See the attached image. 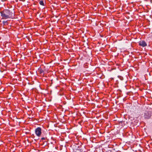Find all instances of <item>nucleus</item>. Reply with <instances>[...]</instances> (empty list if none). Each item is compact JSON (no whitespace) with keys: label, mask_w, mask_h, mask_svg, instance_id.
I'll use <instances>...</instances> for the list:
<instances>
[{"label":"nucleus","mask_w":152,"mask_h":152,"mask_svg":"<svg viewBox=\"0 0 152 152\" xmlns=\"http://www.w3.org/2000/svg\"><path fill=\"white\" fill-rule=\"evenodd\" d=\"M139 45L143 47H145L147 45L146 42L144 41H141L140 42Z\"/></svg>","instance_id":"nucleus-3"},{"label":"nucleus","mask_w":152,"mask_h":152,"mask_svg":"<svg viewBox=\"0 0 152 152\" xmlns=\"http://www.w3.org/2000/svg\"><path fill=\"white\" fill-rule=\"evenodd\" d=\"M41 139L42 140H45V138L44 137H43L41 138Z\"/></svg>","instance_id":"nucleus-7"},{"label":"nucleus","mask_w":152,"mask_h":152,"mask_svg":"<svg viewBox=\"0 0 152 152\" xmlns=\"http://www.w3.org/2000/svg\"><path fill=\"white\" fill-rule=\"evenodd\" d=\"M39 3L40 5H44V3L43 1H39Z\"/></svg>","instance_id":"nucleus-5"},{"label":"nucleus","mask_w":152,"mask_h":152,"mask_svg":"<svg viewBox=\"0 0 152 152\" xmlns=\"http://www.w3.org/2000/svg\"><path fill=\"white\" fill-rule=\"evenodd\" d=\"M151 116V114L148 112H146L144 115L145 118L146 119H149Z\"/></svg>","instance_id":"nucleus-4"},{"label":"nucleus","mask_w":152,"mask_h":152,"mask_svg":"<svg viewBox=\"0 0 152 152\" xmlns=\"http://www.w3.org/2000/svg\"><path fill=\"white\" fill-rule=\"evenodd\" d=\"M1 15L4 19H7L10 18L13 16V13L10 10H4L1 12Z\"/></svg>","instance_id":"nucleus-1"},{"label":"nucleus","mask_w":152,"mask_h":152,"mask_svg":"<svg viewBox=\"0 0 152 152\" xmlns=\"http://www.w3.org/2000/svg\"><path fill=\"white\" fill-rule=\"evenodd\" d=\"M7 21H4L3 22V23L5 24L7 23Z\"/></svg>","instance_id":"nucleus-6"},{"label":"nucleus","mask_w":152,"mask_h":152,"mask_svg":"<svg viewBox=\"0 0 152 152\" xmlns=\"http://www.w3.org/2000/svg\"><path fill=\"white\" fill-rule=\"evenodd\" d=\"M35 132L36 135L39 137L41 134V129L40 127H38L35 130Z\"/></svg>","instance_id":"nucleus-2"}]
</instances>
